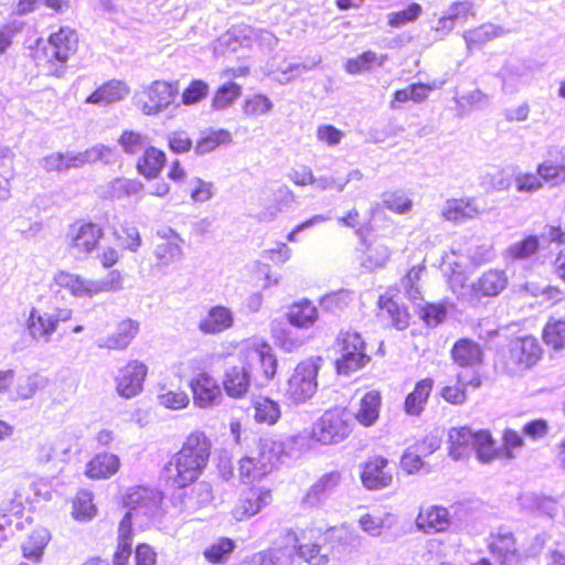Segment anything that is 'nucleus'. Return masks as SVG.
I'll list each match as a JSON object with an SVG mask.
<instances>
[{
  "instance_id": "nucleus-1",
  "label": "nucleus",
  "mask_w": 565,
  "mask_h": 565,
  "mask_svg": "<svg viewBox=\"0 0 565 565\" xmlns=\"http://www.w3.org/2000/svg\"><path fill=\"white\" fill-rule=\"evenodd\" d=\"M210 455L211 441L205 433L192 431L166 465L168 481L180 489L195 482L206 468Z\"/></svg>"
},
{
  "instance_id": "nucleus-2",
  "label": "nucleus",
  "mask_w": 565,
  "mask_h": 565,
  "mask_svg": "<svg viewBox=\"0 0 565 565\" xmlns=\"http://www.w3.org/2000/svg\"><path fill=\"white\" fill-rule=\"evenodd\" d=\"M449 456L454 460L469 457L472 452L479 461L489 463L499 456L489 430H472L469 427L451 428L448 431Z\"/></svg>"
},
{
  "instance_id": "nucleus-3",
  "label": "nucleus",
  "mask_w": 565,
  "mask_h": 565,
  "mask_svg": "<svg viewBox=\"0 0 565 565\" xmlns=\"http://www.w3.org/2000/svg\"><path fill=\"white\" fill-rule=\"evenodd\" d=\"M122 280L119 270H111L100 279L87 278L67 270H58L53 276V284L75 298H93L100 294L119 291L124 287Z\"/></svg>"
},
{
  "instance_id": "nucleus-4",
  "label": "nucleus",
  "mask_w": 565,
  "mask_h": 565,
  "mask_svg": "<svg viewBox=\"0 0 565 565\" xmlns=\"http://www.w3.org/2000/svg\"><path fill=\"white\" fill-rule=\"evenodd\" d=\"M281 452V445L271 438H262L257 448L238 461L243 483L259 481L269 475Z\"/></svg>"
},
{
  "instance_id": "nucleus-5",
  "label": "nucleus",
  "mask_w": 565,
  "mask_h": 565,
  "mask_svg": "<svg viewBox=\"0 0 565 565\" xmlns=\"http://www.w3.org/2000/svg\"><path fill=\"white\" fill-rule=\"evenodd\" d=\"M104 237L100 225L87 220H77L70 224L65 233V245L76 259H85L99 246Z\"/></svg>"
},
{
  "instance_id": "nucleus-6",
  "label": "nucleus",
  "mask_w": 565,
  "mask_h": 565,
  "mask_svg": "<svg viewBox=\"0 0 565 565\" xmlns=\"http://www.w3.org/2000/svg\"><path fill=\"white\" fill-rule=\"evenodd\" d=\"M72 316L73 310L66 307L54 308L52 311L32 307L25 321L28 334L33 341L47 344L52 341L58 324L70 321Z\"/></svg>"
},
{
  "instance_id": "nucleus-7",
  "label": "nucleus",
  "mask_w": 565,
  "mask_h": 565,
  "mask_svg": "<svg viewBox=\"0 0 565 565\" xmlns=\"http://www.w3.org/2000/svg\"><path fill=\"white\" fill-rule=\"evenodd\" d=\"M351 416L345 408L326 411L313 424L311 436L322 445L339 444L351 434Z\"/></svg>"
},
{
  "instance_id": "nucleus-8",
  "label": "nucleus",
  "mask_w": 565,
  "mask_h": 565,
  "mask_svg": "<svg viewBox=\"0 0 565 565\" xmlns=\"http://www.w3.org/2000/svg\"><path fill=\"white\" fill-rule=\"evenodd\" d=\"M319 361L320 359H309L295 367L286 388V397L290 402L302 404L315 395L318 386Z\"/></svg>"
},
{
  "instance_id": "nucleus-9",
  "label": "nucleus",
  "mask_w": 565,
  "mask_h": 565,
  "mask_svg": "<svg viewBox=\"0 0 565 565\" xmlns=\"http://www.w3.org/2000/svg\"><path fill=\"white\" fill-rule=\"evenodd\" d=\"M542 356L539 340L532 335L519 337L510 341L505 356V369L511 375H519L532 369Z\"/></svg>"
},
{
  "instance_id": "nucleus-10",
  "label": "nucleus",
  "mask_w": 565,
  "mask_h": 565,
  "mask_svg": "<svg viewBox=\"0 0 565 565\" xmlns=\"http://www.w3.org/2000/svg\"><path fill=\"white\" fill-rule=\"evenodd\" d=\"M337 343L339 356L335 364L340 374L349 375L370 361V356L365 353V343L358 332H341Z\"/></svg>"
},
{
  "instance_id": "nucleus-11",
  "label": "nucleus",
  "mask_w": 565,
  "mask_h": 565,
  "mask_svg": "<svg viewBox=\"0 0 565 565\" xmlns=\"http://www.w3.org/2000/svg\"><path fill=\"white\" fill-rule=\"evenodd\" d=\"M238 353L243 364L250 370L258 364L266 380H271L275 376L277 360L271 347L264 340L258 338L244 340L239 344Z\"/></svg>"
},
{
  "instance_id": "nucleus-12",
  "label": "nucleus",
  "mask_w": 565,
  "mask_h": 565,
  "mask_svg": "<svg viewBox=\"0 0 565 565\" xmlns=\"http://www.w3.org/2000/svg\"><path fill=\"white\" fill-rule=\"evenodd\" d=\"M160 492L146 488H129L124 497V505L128 509L124 518H129V525L132 527V521L139 516L150 519L157 514L161 504Z\"/></svg>"
},
{
  "instance_id": "nucleus-13",
  "label": "nucleus",
  "mask_w": 565,
  "mask_h": 565,
  "mask_svg": "<svg viewBox=\"0 0 565 565\" xmlns=\"http://www.w3.org/2000/svg\"><path fill=\"white\" fill-rule=\"evenodd\" d=\"M148 367L138 360H131L118 370L115 376V388L117 394L126 399L139 395L143 390Z\"/></svg>"
},
{
  "instance_id": "nucleus-14",
  "label": "nucleus",
  "mask_w": 565,
  "mask_h": 565,
  "mask_svg": "<svg viewBox=\"0 0 565 565\" xmlns=\"http://www.w3.org/2000/svg\"><path fill=\"white\" fill-rule=\"evenodd\" d=\"M177 94L174 84L154 81L145 89L147 100L140 103V110L147 116L158 115L173 103Z\"/></svg>"
},
{
  "instance_id": "nucleus-15",
  "label": "nucleus",
  "mask_w": 565,
  "mask_h": 565,
  "mask_svg": "<svg viewBox=\"0 0 565 565\" xmlns=\"http://www.w3.org/2000/svg\"><path fill=\"white\" fill-rule=\"evenodd\" d=\"M271 502V491L265 487H250L244 490L235 507L232 515L236 521L249 519L259 513Z\"/></svg>"
},
{
  "instance_id": "nucleus-16",
  "label": "nucleus",
  "mask_w": 565,
  "mask_h": 565,
  "mask_svg": "<svg viewBox=\"0 0 565 565\" xmlns=\"http://www.w3.org/2000/svg\"><path fill=\"white\" fill-rule=\"evenodd\" d=\"M361 482L367 490H382L393 482L388 460L382 456L369 458L361 465Z\"/></svg>"
},
{
  "instance_id": "nucleus-17",
  "label": "nucleus",
  "mask_w": 565,
  "mask_h": 565,
  "mask_svg": "<svg viewBox=\"0 0 565 565\" xmlns=\"http://www.w3.org/2000/svg\"><path fill=\"white\" fill-rule=\"evenodd\" d=\"M193 403L200 408H209L221 403L223 395L217 381L206 372L194 375L190 381Z\"/></svg>"
},
{
  "instance_id": "nucleus-18",
  "label": "nucleus",
  "mask_w": 565,
  "mask_h": 565,
  "mask_svg": "<svg viewBox=\"0 0 565 565\" xmlns=\"http://www.w3.org/2000/svg\"><path fill=\"white\" fill-rule=\"evenodd\" d=\"M340 530L331 529L322 533L319 529H309L302 532L301 542L297 546L299 557L312 565H327L329 557L320 553V542L326 540L327 535H335Z\"/></svg>"
},
{
  "instance_id": "nucleus-19",
  "label": "nucleus",
  "mask_w": 565,
  "mask_h": 565,
  "mask_svg": "<svg viewBox=\"0 0 565 565\" xmlns=\"http://www.w3.org/2000/svg\"><path fill=\"white\" fill-rule=\"evenodd\" d=\"M489 551L499 565H520L523 559L513 534L508 531L491 535Z\"/></svg>"
},
{
  "instance_id": "nucleus-20",
  "label": "nucleus",
  "mask_w": 565,
  "mask_h": 565,
  "mask_svg": "<svg viewBox=\"0 0 565 565\" xmlns=\"http://www.w3.org/2000/svg\"><path fill=\"white\" fill-rule=\"evenodd\" d=\"M161 239L154 247V256L162 267L170 266L183 258V239L171 228L158 232Z\"/></svg>"
},
{
  "instance_id": "nucleus-21",
  "label": "nucleus",
  "mask_w": 565,
  "mask_h": 565,
  "mask_svg": "<svg viewBox=\"0 0 565 565\" xmlns=\"http://www.w3.org/2000/svg\"><path fill=\"white\" fill-rule=\"evenodd\" d=\"M415 524L425 534H436L445 532L450 527L451 518L446 508L428 505L420 508Z\"/></svg>"
},
{
  "instance_id": "nucleus-22",
  "label": "nucleus",
  "mask_w": 565,
  "mask_h": 565,
  "mask_svg": "<svg viewBox=\"0 0 565 565\" xmlns=\"http://www.w3.org/2000/svg\"><path fill=\"white\" fill-rule=\"evenodd\" d=\"M508 285V277L503 270L490 269L483 273L472 282V303H476L482 297L498 296Z\"/></svg>"
},
{
  "instance_id": "nucleus-23",
  "label": "nucleus",
  "mask_w": 565,
  "mask_h": 565,
  "mask_svg": "<svg viewBox=\"0 0 565 565\" xmlns=\"http://www.w3.org/2000/svg\"><path fill=\"white\" fill-rule=\"evenodd\" d=\"M234 313L226 306L216 305L200 320L199 330L204 334H220L234 326Z\"/></svg>"
},
{
  "instance_id": "nucleus-24",
  "label": "nucleus",
  "mask_w": 565,
  "mask_h": 565,
  "mask_svg": "<svg viewBox=\"0 0 565 565\" xmlns=\"http://www.w3.org/2000/svg\"><path fill=\"white\" fill-rule=\"evenodd\" d=\"M77 42L76 32L68 26H63L57 32L51 34L49 50L57 62L64 64L76 52Z\"/></svg>"
},
{
  "instance_id": "nucleus-25",
  "label": "nucleus",
  "mask_w": 565,
  "mask_h": 565,
  "mask_svg": "<svg viewBox=\"0 0 565 565\" xmlns=\"http://www.w3.org/2000/svg\"><path fill=\"white\" fill-rule=\"evenodd\" d=\"M139 332V323L132 319H125L117 324L116 331L97 341L99 349L125 350Z\"/></svg>"
},
{
  "instance_id": "nucleus-26",
  "label": "nucleus",
  "mask_w": 565,
  "mask_h": 565,
  "mask_svg": "<svg viewBox=\"0 0 565 565\" xmlns=\"http://www.w3.org/2000/svg\"><path fill=\"white\" fill-rule=\"evenodd\" d=\"M270 331L275 343L286 352L298 350L307 341L297 328L287 324L282 319L273 320Z\"/></svg>"
},
{
  "instance_id": "nucleus-27",
  "label": "nucleus",
  "mask_w": 565,
  "mask_h": 565,
  "mask_svg": "<svg viewBox=\"0 0 565 565\" xmlns=\"http://www.w3.org/2000/svg\"><path fill=\"white\" fill-rule=\"evenodd\" d=\"M447 268L450 270L448 276V286L458 299L472 303V284H467L468 277L465 271V264L458 257L451 259L448 256Z\"/></svg>"
},
{
  "instance_id": "nucleus-28",
  "label": "nucleus",
  "mask_w": 565,
  "mask_h": 565,
  "mask_svg": "<svg viewBox=\"0 0 565 565\" xmlns=\"http://www.w3.org/2000/svg\"><path fill=\"white\" fill-rule=\"evenodd\" d=\"M250 369L244 364L242 366H230L224 372L223 387L226 394L233 398L243 397L250 386Z\"/></svg>"
},
{
  "instance_id": "nucleus-29",
  "label": "nucleus",
  "mask_w": 565,
  "mask_h": 565,
  "mask_svg": "<svg viewBox=\"0 0 565 565\" xmlns=\"http://www.w3.org/2000/svg\"><path fill=\"white\" fill-rule=\"evenodd\" d=\"M130 93V87L122 81L111 79L99 86L85 100L87 104L107 106L125 99Z\"/></svg>"
},
{
  "instance_id": "nucleus-30",
  "label": "nucleus",
  "mask_w": 565,
  "mask_h": 565,
  "mask_svg": "<svg viewBox=\"0 0 565 565\" xmlns=\"http://www.w3.org/2000/svg\"><path fill=\"white\" fill-rule=\"evenodd\" d=\"M318 317L317 307L308 299L294 302L286 311L288 323L301 330L311 328L317 322Z\"/></svg>"
},
{
  "instance_id": "nucleus-31",
  "label": "nucleus",
  "mask_w": 565,
  "mask_h": 565,
  "mask_svg": "<svg viewBox=\"0 0 565 565\" xmlns=\"http://www.w3.org/2000/svg\"><path fill=\"white\" fill-rule=\"evenodd\" d=\"M120 468V459L117 455L102 452L93 457L86 465L85 475L93 480L109 479Z\"/></svg>"
},
{
  "instance_id": "nucleus-32",
  "label": "nucleus",
  "mask_w": 565,
  "mask_h": 565,
  "mask_svg": "<svg viewBox=\"0 0 565 565\" xmlns=\"http://www.w3.org/2000/svg\"><path fill=\"white\" fill-rule=\"evenodd\" d=\"M537 173L545 183L554 186L565 183V154L562 151L550 152L537 166Z\"/></svg>"
},
{
  "instance_id": "nucleus-33",
  "label": "nucleus",
  "mask_w": 565,
  "mask_h": 565,
  "mask_svg": "<svg viewBox=\"0 0 565 565\" xmlns=\"http://www.w3.org/2000/svg\"><path fill=\"white\" fill-rule=\"evenodd\" d=\"M341 482V473L331 471L321 476L308 490L303 502L310 507L319 504L329 497Z\"/></svg>"
},
{
  "instance_id": "nucleus-34",
  "label": "nucleus",
  "mask_w": 565,
  "mask_h": 565,
  "mask_svg": "<svg viewBox=\"0 0 565 565\" xmlns=\"http://www.w3.org/2000/svg\"><path fill=\"white\" fill-rule=\"evenodd\" d=\"M433 387L434 381L429 377L418 381L404 401L405 413L409 416H419L426 407Z\"/></svg>"
},
{
  "instance_id": "nucleus-35",
  "label": "nucleus",
  "mask_w": 565,
  "mask_h": 565,
  "mask_svg": "<svg viewBox=\"0 0 565 565\" xmlns=\"http://www.w3.org/2000/svg\"><path fill=\"white\" fill-rule=\"evenodd\" d=\"M382 398L379 391L366 392L360 401L354 418L364 427L373 426L380 416Z\"/></svg>"
},
{
  "instance_id": "nucleus-36",
  "label": "nucleus",
  "mask_w": 565,
  "mask_h": 565,
  "mask_svg": "<svg viewBox=\"0 0 565 565\" xmlns=\"http://www.w3.org/2000/svg\"><path fill=\"white\" fill-rule=\"evenodd\" d=\"M478 214L479 209L473 200L450 199L445 202L441 209L443 217L454 223L465 222Z\"/></svg>"
},
{
  "instance_id": "nucleus-37",
  "label": "nucleus",
  "mask_w": 565,
  "mask_h": 565,
  "mask_svg": "<svg viewBox=\"0 0 565 565\" xmlns=\"http://www.w3.org/2000/svg\"><path fill=\"white\" fill-rule=\"evenodd\" d=\"M481 385V380L478 374H473L467 379L463 374L457 375V381L454 385H446L440 391V396L452 405H461L467 401L466 390L471 386L478 388Z\"/></svg>"
},
{
  "instance_id": "nucleus-38",
  "label": "nucleus",
  "mask_w": 565,
  "mask_h": 565,
  "mask_svg": "<svg viewBox=\"0 0 565 565\" xmlns=\"http://www.w3.org/2000/svg\"><path fill=\"white\" fill-rule=\"evenodd\" d=\"M444 85L443 81H434L430 84L415 83L404 89L394 93V99L391 102V108H398V103H406L408 100L420 103L424 102L429 92L438 89Z\"/></svg>"
},
{
  "instance_id": "nucleus-39",
  "label": "nucleus",
  "mask_w": 565,
  "mask_h": 565,
  "mask_svg": "<svg viewBox=\"0 0 565 565\" xmlns=\"http://www.w3.org/2000/svg\"><path fill=\"white\" fill-rule=\"evenodd\" d=\"M110 157L111 149L98 143L84 151H68V167L71 169H79L85 164H92L97 161L108 162Z\"/></svg>"
},
{
  "instance_id": "nucleus-40",
  "label": "nucleus",
  "mask_w": 565,
  "mask_h": 565,
  "mask_svg": "<svg viewBox=\"0 0 565 565\" xmlns=\"http://www.w3.org/2000/svg\"><path fill=\"white\" fill-rule=\"evenodd\" d=\"M454 361L460 366H476L482 361V351L476 342L468 339L458 340L451 350Z\"/></svg>"
},
{
  "instance_id": "nucleus-41",
  "label": "nucleus",
  "mask_w": 565,
  "mask_h": 565,
  "mask_svg": "<svg viewBox=\"0 0 565 565\" xmlns=\"http://www.w3.org/2000/svg\"><path fill=\"white\" fill-rule=\"evenodd\" d=\"M50 539L51 535L46 529H35L22 544L23 556L30 561L40 563Z\"/></svg>"
},
{
  "instance_id": "nucleus-42",
  "label": "nucleus",
  "mask_w": 565,
  "mask_h": 565,
  "mask_svg": "<svg viewBox=\"0 0 565 565\" xmlns=\"http://www.w3.org/2000/svg\"><path fill=\"white\" fill-rule=\"evenodd\" d=\"M294 202V192L288 186L281 185L274 192V204L259 211L257 217L262 222H271L284 209L289 207Z\"/></svg>"
},
{
  "instance_id": "nucleus-43",
  "label": "nucleus",
  "mask_w": 565,
  "mask_h": 565,
  "mask_svg": "<svg viewBox=\"0 0 565 565\" xmlns=\"http://www.w3.org/2000/svg\"><path fill=\"white\" fill-rule=\"evenodd\" d=\"M166 162V153L156 147L148 146L137 162L138 171L146 178H156Z\"/></svg>"
},
{
  "instance_id": "nucleus-44",
  "label": "nucleus",
  "mask_w": 565,
  "mask_h": 565,
  "mask_svg": "<svg viewBox=\"0 0 565 565\" xmlns=\"http://www.w3.org/2000/svg\"><path fill=\"white\" fill-rule=\"evenodd\" d=\"M132 527L129 518H122L118 526V545L114 554V565H126L131 555Z\"/></svg>"
},
{
  "instance_id": "nucleus-45",
  "label": "nucleus",
  "mask_w": 565,
  "mask_h": 565,
  "mask_svg": "<svg viewBox=\"0 0 565 565\" xmlns=\"http://www.w3.org/2000/svg\"><path fill=\"white\" fill-rule=\"evenodd\" d=\"M233 141L232 134L226 129H212L206 131L196 142L195 152L206 154L223 145H230Z\"/></svg>"
},
{
  "instance_id": "nucleus-46",
  "label": "nucleus",
  "mask_w": 565,
  "mask_h": 565,
  "mask_svg": "<svg viewBox=\"0 0 565 565\" xmlns=\"http://www.w3.org/2000/svg\"><path fill=\"white\" fill-rule=\"evenodd\" d=\"M235 542L228 537H218L210 543L203 551L204 558L211 564H223L233 553Z\"/></svg>"
},
{
  "instance_id": "nucleus-47",
  "label": "nucleus",
  "mask_w": 565,
  "mask_h": 565,
  "mask_svg": "<svg viewBox=\"0 0 565 565\" xmlns=\"http://www.w3.org/2000/svg\"><path fill=\"white\" fill-rule=\"evenodd\" d=\"M93 493L87 490L77 492L73 501L72 515L75 520L81 522L90 521L97 514V508L93 502Z\"/></svg>"
},
{
  "instance_id": "nucleus-48",
  "label": "nucleus",
  "mask_w": 565,
  "mask_h": 565,
  "mask_svg": "<svg viewBox=\"0 0 565 565\" xmlns=\"http://www.w3.org/2000/svg\"><path fill=\"white\" fill-rule=\"evenodd\" d=\"M281 412L278 403L267 397L254 402V418L259 424L274 425L280 418Z\"/></svg>"
},
{
  "instance_id": "nucleus-49",
  "label": "nucleus",
  "mask_w": 565,
  "mask_h": 565,
  "mask_svg": "<svg viewBox=\"0 0 565 565\" xmlns=\"http://www.w3.org/2000/svg\"><path fill=\"white\" fill-rule=\"evenodd\" d=\"M543 340L554 350L565 348V318H550L543 329Z\"/></svg>"
},
{
  "instance_id": "nucleus-50",
  "label": "nucleus",
  "mask_w": 565,
  "mask_h": 565,
  "mask_svg": "<svg viewBox=\"0 0 565 565\" xmlns=\"http://www.w3.org/2000/svg\"><path fill=\"white\" fill-rule=\"evenodd\" d=\"M503 29L493 24H482L473 30L466 31L463 39L469 49L480 46L490 40L503 34Z\"/></svg>"
},
{
  "instance_id": "nucleus-51",
  "label": "nucleus",
  "mask_w": 565,
  "mask_h": 565,
  "mask_svg": "<svg viewBox=\"0 0 565 565\" xmlns=\"http://www.w3.org/2000/svg\"><path fill=\"white\" fill-rule=\"evenodd\" d=\"M382 203L395 214H407L413 209V200L404 190L384 192L382 194Z\"/></svg>"
},
{
  "instance_id": "nucleus-52",
  "label": "nucleus",
  "mask_w": 565,
  "mask_h": 565,
  "mask_svg": "<svg viewBox=\"0 0 565 565\" xmlns=\"http://www.w3.org/2000/svg\"><path fill=\"white\" fill-rule=\"evenodd\" d=\"M520 500L523 508L548 518H552L557 512L556 501L547 497L527 493L523 494Z\"/></svg>"
},
{
  "instance_id": "nucleus-53",
  "label": "nucleus",
  "mask_w": 565,
  "mask_h": 565,
  "mask_svg": "<svg viewBox=\"0 0 565 565\" xmlns=\"http://www.w3.org/2000/svg\"><path fill=\"white\" fill-rule=\"evenodd\" d=\"M379 307L381 315L391 318L396 329L403 330L408 326V313L391 298L380 297Z\"/></svg>"
},
{
  "instance_id": "nucleus-54",
  "label": "nucleus",
  "mask_w": 565,
  "mask_h": 565,
  "mask_svg": "<svg viewBox=\"0 0 565 565\" xmlns=\"http://www.w3.org/2000/svg\"><path fill=\"white\" fill-rule=\"evenodd\" d=\"M391 516L390 513H364L358 522L364 533L372 537H379L385 527H390L386 523Z\"/></svg>"
},
{
  "instance_id": "nucleus-55",
  "label": "nucleus",
  "mask_w": 565,
  "mask_h": 565,
  "mask_svg": "<svg viewBox=\"0 0 565 565\" xmlns=\"http://www.w3.org/2000/svg\"><path fill=\"white\" fill-rule=\"evenodd\" d=\"M386 55H377L375 52L367 51L355 58H350L345 63V71L350 74H358L371 70L374 65H383Z\"/></svg>"
},
{
  "instance_id": "nucleus-56",
  "label": "nucleus",
  "mask_w": 565,
  "mask_h": 565,
  "mask_svg": "<svg viewBox=\"0 0 565 565\" xmlns=\"http://www.w3.org/2000/svg\"><path fill=\"white\" fill-rule=\"evenodd\" d=\"M391 255L390 248L380 241L372 242L365 250L362 265L372 270L386 264Z\"/></svg>"
},
{
  "instance_id": "nucleus-57",
  "label": "nucleus",
  "mask_w": 565,
  "mask_h": 565,
  "mask_svg": "<svg viewBox=\"0 0 565 565\" xmlns=\"http://www.w3.org/2000/svg\"><path fill=\"white\" fill-rule=\"evenodd\" d=\"M539 246V238L534 235H530L520 242L511 244L507 248L504 256L512 260L525 259L534 255L537 252Z\"/></svg>"
},
{
  "instance_id": "nucleus-58",
  "label": "nucleus",
  "mask_w": 565,
  "mask_h": 565,
  "mask_svg": "<svg viewBox=\"0 0 565 565\" xmlns=\"http://www.w3.org/2000/svg\"><path fill=\"white\" fill-rule=\"evenodd\" d=\"M142 189V183L136 179L118 178L108 184V194L114 199H122L137 195Z\"/></svg>"
},
{
  "instance_id": "nucleus-59",
  "label": "nucleus",
  "mask_w": 565,
  "mask_h": 565,
  "mask_svg": "<svg viewBox=\"0 0 565 565\" xmlns=\"http://www.w3.org/2000/svg\"><path fill=\"white\" fill-rule=\"evenodd\" d=\"M118 143L125 153L137 154L149 146V139L141 132L125 130L120 135Z\"/></svg>"
},
{
  "instance_id": "nucleus-60",
  "label": "nucleus",
  "mask_w": 565,
  "mask_h": 565,
  "mask_svg": "<svg viewBox=\"0 0 565 565\" xmlns=\"http://www.w3.org/2000/svg\"><path fill=\"white\" fill-rule=\"evenodd\" d=\"M157 398L161 406L173 411L183 409L190 403L189 396L184 391H173L166 386L160 387Z\"/></svg>"
},
{
  "instance_id": "nucleus-61",
  "label": "nucleus",
  "mask_w": 565,
  "mask_h": 565,
  "mask_svg": "<svg viewBox=\"0 0 565 565\" xmlns=\"http://www.w3.org/2000/svg\"><path fill=\"white\" fill-rule=\"evenodd\" d=\"M186 191L194 202H207L214 195V184L199 177H193L186 182Z\"/></svg>"
},
{
  "instance_id": "nucleus-62",
  "label": "nucleus",
  "mask_w": 565,
  "mask_h": 565,
  "mask_svg": "<svg viewBox=\"0 0 565 565\" xmlns=\"http://www.w3.org/2000/svg\"><path fill=\"white\" fill-rule=\"evenodd\" d=\"M242 94V87L230 82L221 86L213 98V107L215 109H225L231 106Z\"/></svg>"
},
{
  "instance_id": "nucleus-63",
  "label": "nucleus",
  "mask_w": 565,
  "mask_h": 565,
  "mask_svg": "<svg viewBox=\"0 0 565 565\" xmlns=\"http://www.w3.org/2000/svg\"><path fill=\"white\" fill-rule=\"evenodd\" d=\"M44 385V379L34 374L20 377L14 388V399H29Z\"/></svg>"
},
{
  "instance_id": "nucleus-64",
  "label": "nucleus",
  "mask_w": 565,
  "mask_h": 565,
  "mask_svg": "<svg viewBox=\"0 0 565 565\" xmlns=\"http://www.w3.org/2000/svg\"><path fill=\"white\" fill-rule=\"evenodd\" d=\"M273 106L271 100L267 96L256 94L245 100L243 113L249 117H259L270 113Z\"/></svg>"
}]
</instances>
